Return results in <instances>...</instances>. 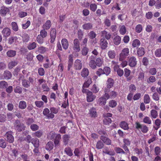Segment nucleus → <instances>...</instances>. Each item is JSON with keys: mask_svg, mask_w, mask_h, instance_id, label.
<instances>
[{"mask_svg": "<svg viewBox=\"0 0 161 161\" xmlns=\"http://www.w3.org/2000/svg\"><path fill=\"white\" fill-rule=\"evenodd\" d=\"M58 134L53 132H51L47 135V138L50 140H53L56 137Z\"/></svg>", "mask_w": 161, "mask_h": 161, "instance_id": "nucleus-39", "label": "nucleus"}, {"mask_svg": "<svg viewBox=\"0 0 161 161\" xmlns=\"http://www.w3.org/2000/svg\"><path fill=\"white\" fill-rule=\"evenodd\" d=\"M12 77L11 73L8 70H6L4 71L3 75L0 76V79L8 80L11 79Z\"/></svg>", "mask_w": 161, "mask_h": 161, "instance_id": "nucleus-4", "label": "nucleus"}, {"mask_svg": "<svg viewBox=\"0 0 161 161\" xmlns=\"http://www.w3.org/2000/svg\"><path fill=\"white\" fill-rule=\"evenodd\" d=\"M65 153L69 156H71L73 155L72 151L69 147H66L64 151Z\"/></svg>", "mask_w": 161, "mask_h": 161, "instance_id": "nucleus-34", "label": "nucleus"}, {"mask_svg": "<svg viewBox=\"0 0 161 161\" xmlns=\"http://www.w3.org/2000/svg\"><path fill=\"white\" fill-rule=\"evenodd\" d=\"M47 49L46 47H45L41 46L38 48V51L41 54H43L46 51Z\"/></svg>", "mask_w": 161, "mask_h": 161, "instance_id": "nucleus-55", "label": "nucleus"}, {"mask_svg": "<svg viewBox=\"0 0 161 161\" xmlns=\"http://www.w3.org/2000/svg\"><path fill=\"white\" fill-rule=\"evenodd\" d=\"M119 126L124 130H128L129 128L128 124L125 121H121L119 124Z\"/></svg>", "mask_w": 161, "mask_h": 161, "instance_id": "nucleus-24", "label": "nucleus"}, {"mask_svg": "<svg viewBox=\"0 0 161 161\" xmlns=\"http://www.w3.org/2000/svg\"><path fill=\"white\" fill-rule=\"evenodd\" d=\"M42 87L43 90V92H48L50 91V89L46 83L42 84Z\"/></svg>", "mask_w": 161, "mask_h": 161, "instance_id": "nucleus-52", "label": "nucleus"}, {"mask_svg": "<svg viewBox=\"0 0 161 161\" xmlns=\"http://www.w3.org/2000/svg\"><path fill=\"white\" fill-rule=\"evenodd\" d=\"M44 38L40 35H38L36 38L37 42L40 44H42L44 42Z\"/></svg>", "mask_w": 161, "mask_h": 161, "instance_id": "nucleus-62", "label": "nucleus"}, {"mask_svg": "<svg viewBox=\"0 0 161 161\" xmlns=\"http://www.w3.org/2000/svg\"><path fill=\"white\" fill-rule=\"evenodd\" d=\"M14 127L18 132H21L25 130V126L24 124L20 122L19 120H17L15 121Z\"/></svg>", "mask_w": 161, "mask_h": 161, "instance_id": "nucleus-2", "label": "nucleus"}, {"mask_svg": "<svg viewBox=\"0 0 161 161\" xmlns=\"http://www.w3.org/2000/svg\"><path fill=\"white\" fill-rule=\"evenodd\" d=\"M108 55L110 59H113L115 58L116 53L114 50H110L108 52Z\"/></svg>", "mask_w": 161, "mask_h": 161, "instance_id": "nucleus-35", "label": "nucleus"}, {"mask_svg": "<svg viewBox=\"0 0 161 161\" xmlns=\"http://www.w3.org/2000/svg\"><path fill=\"white\" fill-rule=\"evenodd\" d=\"M104 146L103 143L101 141H98L97 143L96 147L98 149H100L103 148Z\"/></svg>", "mask_w": 161, "mask_h": 161, "instance_id": "nucleus-42", "label": "nucleus"}, {"mask_svg": "<svg viewBox=\"0 0 161 161\" xmlns=\"http://www.w3.org/2000/svg\"><path fill=\"white\" fill-rule=\"evenodd\" d=\"M8 86L7 82L4 80L0 81V88L1 89H5L7 88Z\"/></svg>", "mask_w": 161, "mask_h": 161, "instance_id": "nucleus-44", "label": "nucleus"}, {"mask_svg": "<svg viewBox=\"0 0 161 161\" xmlns=\"http://www.w3.org/2000/svg\"><path fill=\"white\" fill-rule=\"evenodd\" d=\"M119 32L121 35H124L126 33V29L124 25H120L119 27Z\"/></svg>", "mask_w": 161, "mask_h": 161, "instance_id": "nucleus-27", "label": "nucleus"}, {"mask_svg": "<svg viewBox=\"0 0 161 161\" xmlns=\"http://www.w3.org/2000/svg\"><path fill=\"white\" fill-rule=\"evenodd\" d=\"M86 95L87 101L89 102L93 101L96 97L95 95H93V93L92 92L89 91L87 92Z\"/></svg>", "mask_w": 161, "mask_h": 161, "instance_id": "nucleus-9", "label": "nucleus"}, {"mask_svg": "<svg viewBox=\"0 0 161 161\" xmlns=\"http://www.w3.org/2000/svg\"><path fill=\"white\" fill-rule=\"evenodd\" d=\"M150 101V98L148 94H145L144 97V102L145 104L149 103Z\"/></svg>", "mask_w": 161, "mask_h": 161, "instance_id": "nucleus-48", "label": "nucleus"}, {"mask_svg": "<svg viewBox=\"0 0 161 161\" xmlns=\"http://www.w3.org/2000/svg\"><path fill=\"white\" fill-rule=\"evenodd\" d=\"M114 83V81L111 78L108 79L107 84V87L108 88H110L113 85Z\"/></svg>", "mask_w": 161, "mask_h": 161, "instance_id": "nucleus-29", "label": "nucleus"}, {"mask_svg": "<svg viewBox=\"0 0 161 161\" xmlns=\"http://www.w3.org/2000/svg\"><path fill=\"white\" fill-rule=\"evenodd\" d=\"M2 33L4 37H8L10 35L11 31L9 28L6 27L3 29L2 31Z\"/></svg>", "mask_w": 161, "mask_h": 161, "instance_id": "nucleus-15", "label": "nucleus"}, {"mask_svg": "<svg viewBox=\"0 0 161 161\" xmlns=\"http://www.w3.org/2000/svg\"><path fill=\"white\" fill-rule=\"evenodd\" d=\"M99 44L101 48L104 50L106 49L108 47V43L105 38H102L100 40Z\"/></svg>", "mask_w": 161, "mask_h": 161, "instance_id": "nucleus-11", "label": "nucleus"}, {"mask_svg": "<svg viewBox=\"0 0 161 161\" xmlns=\"http://www.w3.org/2000/svg\"><path fill=\"white\" fill-rule=\"evenodd\" d=\"M56 30L55 29L53 28L51 30L50 33V35L51 36V41L50 42L51 43H53L55 40L56 38Z\"/></svg>", "mask_w": 161, "mask_h": 161, "instance_id": "nucleus-13", "label": "nucleus"}, {"mask_svg": "<svg viewBox=\"0 0 161 161\" xmlns=\"http://www.w3.org/2000/svg\"><path fill=\"white\" fill-rule=\"evenodd\" d=\"M155 55L157 57H161V48H158L154 52Z\"/></svg>", "mask_w": 161, "mask_h": 161, "instance_id": "nucleus-64", "label": "nucleus"}, {"mask_svg": "<svg viewBox=\"0 0 161 161\" xmlns=\"http://www.w3.org/2000/svg\"><path fill=\"white\" fill-rule=\"evenodd\" d=\"M97 8V6L95 3H92L90 5V9L92 12H95Z\"/></svg>", "mask_w": 161, "mask_h": 161, "instance_id": "nucleus-59", "label": "nucleus"}, {"mask_svg": "<svg viewBox=\"0 0 161 161\" xmlns=\"http://www.w3.org/2000/svg\"><path fill=\"white\" fill-rule=\"evenodd\" d=\"M92 83V80L91 78L88 77V78L87 80L83 84L82 87L88 88L89 86Z\"/></svg>", "mask_w": 161, "mask_h": 161, "instance_id": "nucleus-28", "label": "nucleus"}, {"mask_svg": "<svg viewBox=\"0 0 161 161\" xmlns=\"http://www.w3.org/2000/svg\"><path fill=\"white\" fill-rule=\"evenodd\" d=\"M31 143L33 145L34 147H38L39 146V140L36 138H33Z\"/></svg>", "mask_w": 161, "mask_h": 161, "instance_id": "nucleus-33", "label": "nucleus"}, {"mask_svg": "<svg viewBox=\"0 0 161 161\" xmlns=\"http://www.w3.org/2000/svg\"><path fill=\"white\" fill-rule=\"evenodd\" d=\"M31 24V21L28 20L25 24H23L22 25V28L24 29H26L30 26Z\"/></svg>", "mask_w": 161, "mask_h": 161, "instance_id": "nucleus-56", "label": "nucleus"}, {"mask_svg": "<svg viewBox=\"0 0 161 161\" xmlns=\"http://www.w3.org/2000/svg\"><path fill=\"white\" fill-rule=\"evenodd\" d=\"M7 56L9 57H13L15 56L16 54V52L14 50H8L6 53Z\"/></svg>", "mask_w": 161, "mask_h": 161, "instance_id": "nucleus-30", "label": "nucleus"}, {"mask_svg": "<svg viewBox=\"0 0 161 161\" xmlns=\"http://www.w3.org/2000/svg\"><path fill=\"white\" fill-rule=\"evenodd\" d=\"M142 30V27L141 24L137 25L135 27L136 31L138 33H140L141 32Z\"/></svg>", "mask_w": 161, "mask_h": 161, "instance_id": "nucleus-54", "label": "nucleus"}, {"mask_svg": "<svg viewBox=\"0 0 161 161\" xmlns=\"http://www.w3.org/2000/svg\"><path fill=\"white\" fill-rule=\"evenodd\" d=\"M61 44L63 48L65 50L67 49L69 47V42L65 38H64L61 40Z\"/></svg>", "mask_w": 161, "mask_h": 161, "instance_id": "nucleus-18", "label": "nucleus"}, {"mask_svg": "<svg viewBox=\"0 0 161 161\" xmlns=\"http://www.w3.org/2000/svg\"><path fill=\"white\" fill-rule=\"evenodd\" d=\"M27 107L26 102L24 101H21L19 102V107L20 109H25Z\"/></svg>", "mask_w": 161, "mask_h": 161, "instance_id": "nucleus-31", "label": "nucleus"}, {"mask_svg": "<svg viewBox=\"0 0 161 161\" xmlns=\"http://www.w3.org/2000/svg\"><path fill=\"white\" fill-rule=\"evenodd\" d=\"M50 110L51 112V113H52L53 114H57L59 111L58 108L54 107H50Z\"/></svg>", "mask_w": 161, "mask_h": 161, "instance_id": "nucleus-57", "label": "nucleus"}, {"mask_svg": "<svg viewBox=\"0 0 161 161\" xmlns=\"http://www.w3.org/2000/svg\"><path fill=\"white\" fill-rule=\"evenodd\" d=\"M95 62L97 66L98 67H101L103 64V61L100 58H96Z\"/></svg>", "mask_w": 161, "mask_h": 161, "instance_id": "nucleus-41", "label": "nucleus"}, {"mask_svg": "<svg viewBox=\"0 0 161 161\" xmlns=\"http://www.w3.org/2000/svg\"><path fill=\"white\" fill-rule=\"evenodd\" d=\"M137 61L136 58L134 56H131L129 58L128 64L131 67L136 66L137 64Z\"/></svg>", "mask_w": 161, "mask_h": 161, "instance_id": "nucleus-7", "label": "nucleus"}, {"mask_svg": "<svg viewBox=\"0 0 161 161\" xmlns=\"http://www.w3.org/2000/svg\"><path fill=\"white\" fill-rule=\"evenodd\" d=\"M140 44V41L138 39H135L132 42V46L133 47H136L139 46Z\"/></svg>", "mask_w": 161, "mask_h": 161, "instance_id": "nucleus-37", "label": "nucleus"}, {"mask_svg": "<svg viewBox=\"0 0 161 161\" xmlns=\"http://www.w3.org/2000/svg\"><path fill=\"white\" fill-rule=\"evenodd\" d=\"M129 49L128 48H125L121 51L119 54V60L122 61L125 60L126 58L129 55Z\"/></svg>", "mask_w": 161, "mask_h": 161, "instance_id": "nucleus-1", "label": "nucleus"}, {"mask_svg": "<svg viewBox=\"0 0 161 161\" xmlns=\"http://www.w3.org/2000/svg\"><path fill=\"white\" fill-rule=\"evenodd\" d=\"M142 132L144 133H147L148 131V127L145 125H143L141 129Z\"/></svg>", "mask_w": 161, "mask_h": 161, "instance_id": "nucleus-58", "label": "nucleus"}, {"mask_svg": "<svg viewBox=\"0 0 161 161\" xmlns=\"http://www.w3.org/2000/svg\"><path fill=\"white\" fill-rule=\"evenodd\" d=\"M74 66L76 69L78 70H80L82 68L81 61L79 59L76 60Z\"/></svg>", "mask_w": 161, "mask_h": 161, "instance_id": "nucleus-19", "label": "nucleus"}, {"mask_svg": "<svg viewBox=\"0 0 161 161\" xmlns=\"http://www.w3.org/2000/svg\"><path fill=\"white\" fill-rule=\"evenodd\" d=\"M150 114L152 118H156L158 116V113L157 111L155 109H152L151 111Z\"/></svg>", "mask_w": 161, "mask_h": 161, "instance_id": "nucleus-43", "label": "nucleus"}, {"mask_svg": "<svg viewBox=\"0 0 161 161\" xmlns=\"http://www.w3.org/2000/svg\"><path fill=\"white\" fill-rule=\"evenodd\" d=\"M145 53V49L143 47H140L137 48V54L138 56L142 57Z\"/></svg>", "mask_w": 161, "mask_h": 161, "instance_id": "nucleus-17", "label": "nucleus"}, {"mask_svg": "<svg viewBox=\"0 0 161 161\" xmlns=\"http://www.w3.org/2000/svg\"><path fill=\"white\" fill-rule=\"evenodd\" d=\"M36 47V44L35 42H33L29 44L27 48L28 49L31 50H32Z\"/></svg>", "mask_w": 161, "mask_h": 161, "instance_id": "nucleus-60", "label": "nucleus"}, {"mask_svg": "<svg viewBox=\"0 0 161 161\" xmlns=\"http://www.w3.org/2000/svg\"><path fill=\"white\" fill-rule=\"evenodd\" d=\"M82 27L84 30H90L92 28V24L90 23H86L82 25Z\"/></svg>", "mask_w": 161, "mask_h": 161, "instance_id": "nucleus-22", "label": "nucleus"}, {"mask_svg": "<svg viewBox=\"0 0 161 161\" xmlns=\"http://www.w3.org/2000/svg\"><path fill=\"white\" fill-rule=\"evenodd\" d=\"M155 6L157 9L161 8V0H157L155 1Z\"/></svg>", "mask_w": 161, "mask_h": 161, "instance_id": "nucleus-63", "label": "nucleus"}, {"mask_svg": "<svg viewBox=\"0 0 161 161\" xmlns=\"http://www.w3.org/2000/svg\"><path fill=\"white\" fill-rule=\"evenodd\" d=\"M73 49L76 52H79L80 50V42L78 39H74L73 42Z\"/></svg>", "mask_w": 161, "mask_h": 161, "instance_id": "nucleus-8", "label": "nucleus"}, {"mask_svg": "<svg viewBox=\"0 0 161 161\" xmlns=\"http://www.w3.org/2000/svg\"><path fill=\"white\" fill-rule=\"evenodd\" d=\"M17 64L18 62L17 61H11L8 64V68L9 69H11L16 65Z\"/></svg>", "mask_w": 161, "mask_h": 161, "instance_id": "nucleus-45", "label": "nucleus"}, {"mask_svg": "<svg viewBox=\"0 0 161 161\" xmlns=\"http://www.w3.org/2000/svg\"><path fill=\"white\" fill-rule=\"evenodd\" d=\"M34 80L33 78L29 77L28 80L24 79L22 80V86L26 88L29 87L31 85H33Z\"/></svg>", "mask_w": 161, "mask_h": 161, "instance_id": "nucleus-3", "label": "nucleus"}, {"mask_svg": "<svg viewBox=\"0 0 161 161\" xmlns=\"http://www.w3.org/2000/svg\"><path fill=\"white\" fill-rule=\"evenodd\" d=\"M70 138V136L67 134L63 135L62 137L64 145H66L68 144Z\"/></svg>", "mask_w": 161, "mask_h": 161, "instance_id": "nucleus-20", "label": "nucleus"}, {"mask_svg": "<svg viewBox=\"0 0 161 161\" xmlns=\"http://www.w3.org/2000/svg\"><path fill=\"white\" fill-rule=\"evenodd\" d=\"M107 100L103 97H100L98 100V103L100 106L104 105L106 103Z\"/></svg>", "mask_w": 161, "mask_h": 161, "instance_id": "nucleus-32", "label": "nucleus"}, {"mask_svg": "<svg viewBox=\"0 0 161 161\" xmlns=\"http://www.w3.org/2000/svg\"><path fill=\"white\" fill-rule=\"evenodd\" d=\"M12 29L15 32L19 30V27L17 23L15 22H13L11 23Z\"/></svg>", "mask_w": 161, "mask_h": 161, "instance_id": "nucleus-36", "label": "nucleus"}, {"mask_svg": "<svg viewBox=\"0 0 161 161\" xmlns=\"http://www.w3.org/2000/svg\"><path fill=\"white\" fill-rule=\"evenodd\" d=\"M9 12V8L4 6H2L0 9V14L2 16H4Z\"/></svg>", "mask_w": 161, "mask_h": 161, "instance_id": "nucleus-12", "label": "nucleus"}, {"mask_svg": "<svg viewBox=\"0 0 161 161\" xmlns=\"http://www.w3.org/2000/svg\"><path fill=\"white\" fill-rule=\"evenodd\" d=\"M117 105L116 102L114 100L110 101L109 102V106L111 108H114Z\"/></svg>", "mask_w": 161, "mask_h": 161, "instance_id": "nucleus-53", "label": "nucleus"}, {"mask_svg": "<svg viewBox=\"0 0 161 161\" xmlns=\"http://www.w3.org/2000/svg\"><path fill=\"white\" fill-rule=\"evenodd\" d=\"M13 132L11 131H8L5 134L6 141L9 143H12L14 141V137L12 135Z\"/></svg>", "mask_w": 161, "mask_h": 161, "instance_id": "nucleus-6", "label": "nucleus"}, {"mask_svg": "<svg viewBox=\"0 0 161 161\" xmlns=\"http://www.w3.org/2000/svg\"><path fill=\"white\" fill-rule=\"evenodd\" d=\"M61 139V135L59 134H58L56 136V137L53 140L55 147H59L60 145V142Z\"/></svg>", "mask_w": 161, "mask_h": 161, "instance_id": "nucleus-10", "label": "nucleus"}, {"mask_svg": "<svg viewBox=\"0 0 161 161\" xmlns=\"http://www.w3.org/2000/svg\"><path fill=\"white\" fill-rule=\"evenodd\" d=\"M143 122L146 124H151L152 121L150 118L147 116H145L143 119Z\"/></svg>", "mask_w": 161, "mask_h": 161, "instance_id": "nucleus-49", "label": "nucleus"}, {"mask_svg": "<svg viewBox=\"0 0 161 161\" xmlns=\"http://www.w3.org/2000/svg\"><path fill=\"white\" fill-rule=\"evenodd\" d=\"M121 37L118 35H117L114 37L113 39L114 43L116 45H119L121 43Z\"/></svg>", "mask_w": 161, "mask_h": 161, "instance_id": "nucleus-26", "label": "nucleus"}, {"mask_svg": "<svg viewBox=\"0 0 161 161\" xmlns=\"http://www.w3.org/2000/svg\"><path fill=\"white\" fill-rule=\"evenodd\" d=\"M103 74H105L106 75H108L110 73L111 69L109 67H105L103 69Z\"/></svg>", "mask_w": 161, "mask_h": 161, "instance_id": "nucleus-47", "label": "nucleus"}, {"mask_svg": "<svg viewBox=\"0 0 161 161\" xmlns=\"http://www.w3.org/2000/svg\"><path fill=\"white\" fill-rule=\"evenodd\" d=\"M7 146V143L5 140L1 139H0V147L3 148H5Z\"/></svg>", "mask_w": 161, "mask_h": 161, "instance_id": "nucleus-51", "label": "nucleus"}, {"mask_svg": "<svg viewBox=\"0 0 161 161\" xmlns=\"http://www.w3.org/2000/svg\"><path fill=\"white\" fill-rule=\"evenodd\" d=\"M50 110L47 108H44L43 111V114L46 116L47 118L48 119H52L54 117V114L50 113Z\"/></svg>", "mask_w": 161, "mask_h": 161, "instance_id": "nucleus-5", "label": "nucleus"}, {"mask_svg": "<svg viewBox=\"0 0 161 161\" xmlns=\"http://www.w3.org/2000/svg\"><path fill=\"white\" fill-rule=\"evenodd\" d=\"M90 114L91 117H95L97 116V114L96 111V109L92 108L89 110Z\"/></svg>", "mask_w": 161, "mask_h": 161, "instance_id": "nucleus-38", "label": "nucleus"}, {"mask_svg": "<svg viewBox=\"0 0 161 161\" xmlns=\"http://www.w3.org/2000/svg\"><path fill=\"white\" fill-rule=\"evenodd\" d=\"M51 25V22L50 20H47L43 25L42 28L44 30H48L49 29Z\"/></svg>", "mask_w": 161, "mask_h": 161, "instance_id": "nucleus-25", "label": "nucleus"}, {"mask_svg": "<svg viewBox=\"0 0 161 161\" xmlns=\"http://www.w3.org/2000/svg\"><path fill=\"white\" fill-rule=\"evenodd\" d=\"M112 122V120L109 118L104 117L103 120V123L106 125H109Z\"/></svg>", "mask_w": 161, "mask_h": 161, "instance_id": "nucleus-46", "label": "nucleus"}, {"mask_svg": "<svg viewBox=\"0 0 161 161\" xmlns=\"http://www.w3.org/2000/svg\"><path fill=\"white\" fill-rule=\"evenodd\" d=\"M101 36L103 38H105L106 39L108 40L111 38V34L106 31L104 30L101 32Z\"/></svg>", "mask_w": 161, "mask_h": 161, "instance_id": "nucleus-14", "label": "nucleus"}, {"mask_svg": "<svg viewBox=\"0 0 161 161\" xmlns=\"http://www.w3.org/2000/svg\"><path fill=\"white\" fill-rule=\"evenodd\" d=\"M89 74V71L87 68H83L81 72V76L84 78L87 77L88 75Z\"/></svg>", "mask_w": 161, "mask_h": 161, "instance_id": "nucleus-23", "label": "nucleus"}, {"mask_svg": "<svg viewBox=\"0 0 161 161\" xmlns=\"http://www.w3.org/2000/svg\"><path fill=\"white\" fill-rule=\"evenodd\" d=\"M89 65L91 68L93 69H95L97 66L95 61L93 59L90 60L89 63Z\"/></svg>", "mask_w": 161, "mask_h": 161, "instance_id": "nucleus-40", "label": "nucleus"}, {"mask_svg": "<svg viewBox=\"0 0 161 161\" xmlns=\"http://www.w3.org/2000/svg\"><path fill=\"white\" fill-rule=\"evenodd\" d=\"M53 142H52L49 141L47 144L45 148L46 150L50 151L53 149Z\"/></svg>", "mask_w": 161, "mask_h": 161, "instance_id": "nucleus-21", "label": "nucleus"}, {"mask_svg": "<svg viewBox=\"0 0 161 161\" xmlns=\"http://www.w3.org/2000/svg\"><path fill=\"white\" fill-rule=\"evenodd\" d=\"M23 91L22 88L19 86H16L14 89V92L16 93L21 94Z\"/></svg>", "mask_w": 161, "mask_h": 161, "instance_id": "nucleus-50", "label": "nucleus"}, {"mask_svg": "<svg viewBox=\"0 0 161 161\" xmlns=\"http://www.w3.org/2000/svg\"><path fill=\"white\" fill-rule=\"evenodd\" d=\"M100 139L103 141V143L107 145H110L111 144V140L109 138L105 136H101L100 137Z\"/></svg>", "mask_w": 161, "mask_h": 161, "instance_id": "nucleus-16", "label": "nucleus"}, {"mask_svg": "<svg viewBox=\"0 0 161 161\" xmlns=\"http://www.w3.org/2000/svg\"><path fill=\"white\" fill-rule=\"evenodd\" d=\"M33 134L34 135V136L37 137L38 138H40L42 135L43 132L42 130H39L35 132Z\"/></svg>", "mask_w": 161, "mask_h": 161, "instance_id": "nucleus-61", "label": "nucleus"}]
</instances>
